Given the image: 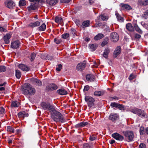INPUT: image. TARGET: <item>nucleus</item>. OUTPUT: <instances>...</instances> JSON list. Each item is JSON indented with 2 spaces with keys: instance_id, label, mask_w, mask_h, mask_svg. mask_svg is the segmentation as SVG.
<instances>
[{
  "instance_id": "obj_1",
  "label": "nucleus",
  "mask_w": 148,
  "mask_h": 148,
  "mask_svg": "<svg viewBox=\"0 0 148 148\" xmlns=\"http://www.w3.org/2000/svg\"><path fill=\"white\" fill-rule=\"evenodd\" d=\"M51 117L56 122L64 123L66 121L64 116L59 112L57 111L55 108L51 112Z\"/></svg>"
},
{
  "instance_id": "obj_2",
  "label": "nucleus",
  "mask_w": 148,
  "mask_h": 148,
  "mask_svg": "<svg viewBox=\"0 0 148 148\" xmlns=\"http://www.w3.org/2000/svg\"><path fill=\"white\" fill-rule=\"evenodd\" d=\"M22 91L24 95H32L35 94L36 90L35 88L30 86V85L29 84L27 83L23 86Z\"/></svg>"
},
{
  "instance_id": "obj_3",
  "label": "nucleus",
  "mask_w": 148,
  "mask_h": 148,
  "mask_svg": "<svg viewBox=\"0 0 148 148\" xmlns=\"http://www.w3.org/2000/svg\"><path fill=\"white\" fill-rule=\"evenodd\" d=\"M41 106L42 108L44 110H47L51 112L55 107L50 105L49 103L42 102L41 104Z\"/></svg>"
},
{
  "instance_id": "obj_4",
  "label": "nucleus",
  "mask_w": 148,
  "mask_h": 148,
  "mask_svg": "<svg viewBox=\"0 0 148 148\" xmlns=\"http://www.w3.org/2000/svg\"><path fill=\"white\" fill-rule=\"evenodd\" d=\"M123 133L125 137L127 138L129 142L132 141L134 138V135L133 132L132 131H123Z\"/></svg>"
},
{
  "instance_id": "obj_5",
  "label": "nucleus",
  "mask_w": 148,
  "mask_h": 148,
  "mask_svg": "<svg viewBox=\"0 0 148 148\" xmlns=\"http://www.w3.org/2000/svg\"><path fill=\"white\" fill-rule=\"evenodd\" d=\"M85 100L87 103L89 107H92L94 106L95 99L93 98L88 96H86L85 97Z\"/></svg>"
},
{
  "instance_id": "obj_6",
  "label": "nucleus",
  "mask_w": 148,
  "mask_h": 148,
  "mask_svg": "<svg viewBox=\"0 0 148 148\" xmlns=\"http://www.w3.org/2000/svg\"><path fill=\"white\" fill-rule=\"evenodd\" d=\"M132 112L134 114H138L139 116L142 118L145 117L146 114L144 110L136 108L132 110Z\"/></svg>"
},
{
  "instance_id": "obj_7",
  "label": "nucleus",
  "mask_w": 148,
  "mask_h": 148,
  "mask_svg": "<svg viewBox=\"0 0 148 148\" xmlns=\"http://www.w3.org/2000/svg\"><path fill=\"white\" fill-rule=\"evenodd\" d=\"M36 0H29V1L32 2V3L30 6L27 7L28 10L29 11L35 10L38 7L37 3L35 1Z\"/></svg>"
},
{
  "instance_id": "obj_8",
  "label": "nucleus",
  "mask_w": 148,
  "mask_h": 148,
  "mask_svg": "<svg viewBox=\"0 0 148 148\" xmlns=\"http://www.w3.org/2000/svg\"><path fill=\"white\" fill-rule=\"evenodd\" d=\"M110 106L112 108L115 107L121 110H124L125 109L124 105L115 102L112 103Z\"/></svg>"
},
{
  "instance_id": "obj_9",
  "label": "nucleus",
  "mask_w": 148,
  "mask_h": 148,
  "mask_svg": "<svg viewBox=\"0 0 148 148\" xmlns=\"http://www.w3.org/2000/svg\"><path fill=\"white\" fill-rule=\"evenodd\" d=\"M5 3L6 6L10 9H12L15 6V3L12 0H6Z\"/></svg>"
},
{
  "instance_id": "obj_10",
  "label": "nucleus",
  "mask_w": 148,
  "mask_h": 148,
  "mask_svg": "<svg viewBox=\"0 0 148 148\" xmlns=\"http://www.w3.org/2000/svg\"><path fill=\"white\" fill-rule=\"evenodd\" d=\"M110 38L112 41L116 42L119 39V36L116 33L113 32L110 34Z\"/></svg>"
},
{
  "instance_id": "obj_11",
  "label": "nucleus",
  "mask_w": 148,
  "mask_h": 148,
  "mask_svg": "<svg viewBox=\"0 0 148 148\" xmlns=\"http://www.w3.org/2000/svg\"><path fill=\"white\" fill-rule=\"evenodd\" d=\"M112 136L116 140L121 141L124 140V137L122 135L117 133H114L112 134Z\"/></svg>"
},
{
  "instance_id": "obj_12",
  "label": "nucleus",
  "mask_w": 148,
  "mask_h": 148,
  "mask_svg": "<svg viewBox=\"0 0 148 148\" xmlns=\"http://www.w3.org/2000/svg\"><path fill=\"white\" fill-rule=\"evenodd\" d=\"M86 64L84 62L78 64L77 66V69L79 71H81L85 67Z\"/></svg>"
},
{
  "instance_id": "obj_13",
  "label": "nucleus",
  "mask_w": 148,
  "mask_h": 148,
  "mask_svg": "<svg viewBox=\"0 0 148 148\" xmlns=\"http://www.w3.org/2000/svg\"><path fill=\"white\" fill-rule=\"evenodd\" d=\"M19 44L20 42L19 41L16 40L11 43V47L13 49H16L19 47Z\"/></svg>"
},
{
  "instance_id": "obj_14",
  "label": "nucleus",
  "mask_w": 148,
  "mask_h": 148,
  "mask_svg": "<svg viewBox=\"0 0 148 148\" xmlns=\"http://www.w3.org/2000/svg\"><path fill=\"white\" fill-rule=\"evenodd\" d=\"M11 38V35L9 34H6L3 37V39L5 44H8L10 42V39Z\"/></svg>"
},
{
  "instance_id": "obj_15",
  "label": "nucleus",
  "mask_w": 148,
  "mask_h": 148,
  "mask_svg": "<svg viewBox=\"0 0 148 148\" xmlns=\"http://www.w3.org/2000/svg\"><path fill=\"white\" fill-rule=\"evenodd\" d=\"M137 4L138 5H148V0H138L137 2Z\"/></svg>"
},
{
  "instance_id": "obj_16",
  "label": "nucleus",
  "mask_w": 148,
  "mask_h": 148,
  "mask_svg": "<svg viewBox=\"0 0 148 148\" xmlns=\"http://www.w3.org/2000/svg\"><path fill=\"white\" fill-rule=\"evenodd\" d=\"M118 118V116L116 114L112 113L110 114L109 117V119L112 121L117 120Z\"/></svg>"
},
{
  "instance_id": "obj_17",
  "label": "nucleus",
  "mask_w": 148,
  "mask_h": 148,
  "mask_svg": "<svg viewBox=\"0 0 148 148\" xmlns=\"http://www.w3.org/2000/svg\"><path fill=\"white\" fill-rule=\"evenodd\" d=\"M121 47L119 46H117L115 49L114 53V54L115 57H117V56L121 53Z\"/></svg>"
},
{
  "instance_id": "obj_18",
  "label": "nucleus",
  "mask_w": 148,
  "mask_h": 148,
  "mask_svg": "<svg viewBox=\"0 0 148 148\" xmlns=\"http://www.w3.org/2000/svg\"><path fill=\"white\" fill-rule=\"evenodd\" d=\"M18 66L19 68L23 71H27L29 70V68L28 66L23 64H19Z\"/></svg>"
},
{
  "instance_id": "obj_19",
  "label": "nucleus",
  "mask_w": 148,
  "mask_h": 148,
  "mask_svg": "<svg viewBox=\"0 0 148 148\" xmlns=\"http://www.w3.org/2000/svg\"><path fill=\"white\" fill-rule=\"evenodd\" d=\"M110 52V49L108 48L105 49L103 54V56L105 58H107L108 57L109 53Z\"/></svg>"
},
{
  "instance_id": "obj_20",
  "label": "nucleus",
  "mask_w": 148,
  "mask_h": 148,
  "mask_svg": "<svg viewBox=\"0 0 148 148\" xmlns=\"http://www.w3.org/2000/svg\"><path fill=\"white\" fill-rule=\"evenodd\" d=\"M132 24L131 23H128L126 25V27L127 29L130 32H133L134 31V28Z\"/></svg>"
},
{
  "instance_id": "obj_21",
  "label": "nucleus",
  "mask_w": 148,
  "mask_h": 148,
  "mask_svg": "<svg viewBox=\"0 0 148 148\" xmlns=\"http://www.w3.org/2000/svg\"><path fill=\"white\" fill-rule=\"evenodd\" d=\"M57 92L60 95H64L68 94L67 92L64 89H60L57 90Z\"/></svg>"
},
{
  "instance_id": "obj_22",
  "label": "nucleus",
  "mask_w": 148,
  "mask_h": 148,
  "mask_svg": "<svg viewBox=\"0 0 148 148\" xmlns=\"http://www.w3.org/2000/svg\"><path fill=\"white\" fill-rule=\"evenodd\" d=\"M58 0H47V3L51 5H55L58 2Z\"/></svg>"
},
{
  "instance_id": "obj_23",
  "label": "nucleus",
  "mask_w": 148,
  "mask_h": 148,
  "mask_svg": "<svg viewBox=\"0 0 148 148\" xmlns=\"http://www.w3.org/2000/svg\"><path fill=\"white\" fill-rule=\"evenodd\" d=\"M121 7L122 9L126 10H131L132 8L129 5L127 4H121Z\"/></svg>"
},
{
  "instance_id": "obj_24",
  "label": "nucleus",
  "mask_w": 148,
  "mask_h": 148,
  "mask_svg": "<svg viewBox=\"0 0 148 148\" xmlns=\"http://www.w3.org/2000/svg\"><path fill=\"white\" fill-rule=\"evenodd\" d=\"M86 78L87 80L91 82L94 81V77L92 74H89L87 75H86Z\"/></svg>"
},
{
  "instance_id": "obj_25",
  "label": "nucleus",
  "mask_w": 148,
  "mask_h": 148,
  "mask_svg": "<svg viewBox=\"0 0 148 148\" xmlns=\"http://www.w3.org/2000/svg\"><path fill=\"white\" fill-rule=\"evenodd\" d=\"M40 25V23L39 21H36L35 22L31 23L29 25V26L32 28L38 27Z\"/></svg>"
},
{
  "instance_id": "obj_26",
  "label": "nucleus",
  "mask_w": 148,
  "mask_h": 148,
  "mask_svg": "<svg viewBox=\"0 0 148 148\" xmlns=\"http://www.w3.org/2000/svg\"><path fill=\"white\" fill-rule=\"evenodd\" d=\"M46 25L45 23H43L38 27V30L40 31H45L46 29Z\"/></svg>"
},
{
  "instance_id": "obj_27",
  "label": "nucleus",
  "mask_w": 148,
  "mask_h": 148,
  "mask_svg": "<svg viewBox=\"0 0 148 148\" xmlns=\"http://www.w3.org/2000/svg\"><path fill=\"white\" fill-rule=\"evenodd\" d=\"M98 18L99 19H101V20L104 21L107 20L108 19V17L105 14H103L99 16Z\"/></svg>"
},
{
  "instance_id": "obj_28",
  "label": "nucleus",
  "mask_w": 148,
  "mask_h": 148,
  "mask_svg": "<svg viewBox=\"0 0 148 148\" xmlns=\"http://www.w3.org/2000/svg\"><path fill=\"white\" fill-rule=\"evenodd\" d=\"M117 19L120 22H123L124 21L123 18L122 17L121 15L118 13H116L115 14Z\"/></svg>"
},
{
  "instance_id": "obj_29",
  "label": "nucleus",
  "mask_w": 148,
  "mask_h": 148,
  "mask_svg": "<svg viewBox=\"0 0 148 148\" xmlns=\"http://www.w3.org/2000/svg\"><path fill=\"white\" fill-rule=\"evenodd\" d=\"M84 148H93V146L91 142L89 144L84 143L83 145Z\"/></svg>"
},
{
  "instance_id": "obj_30",
  "label": "nucleus",
  "mask_w": 148,
  "mask_h": 148,
  "mask_svg": "<svg viewBox=\"0 0 148 148\" xmlns=\"http://www.w3.org/2000/svg\"><path fill=\"white\" fill-rule=\"evenodd\" d=\"M103 37L104 35L103 34L99 33L95 37L94 39L95 40H97L102 38Z\"/></svg>"
},
{
  "instance_id": "obj_31",
  "label": "nucleus",
  "mask_w": 148,
  "mask_h": 148,
  "mask_svg": "<svg viewBox=\"0 0 148 148\" xmlns=\"http://www.w3.org/2000/svg\"><path fill=\"white\" fill-rule=\"evenodd\" d=\"M90 21L89 20H87L84 21L82 23V27H88L89 25Z\"/></svg>"
},
{
  "instance_id": "obj_32",
  "label": "nucleus",
  "mask_w": 148,
  "mask_h": 148,
  "mask_svg": "<svg viewBox=\"0 0 148 148\" xmlns=\"http://www.w3.org/2000/svg\"><path fill=\"white\" fill-rule=\"evenodd\" d=\"M20 103L16 101H14L12 102L11 106L12 107H18Z\"/></svg>"
},
{
  "instance_id": "obj_33",
  "label": "nucleus",
  "mask_w": 148,
  "mask_h": 148,
  "mask_svg": "<svg viewBox=\"0 0 148 148\" xmlns=\"http://www.w3.org/2000/svg\"><path fill=\"white\" fill-rule=\"evenodd\" d=\"M133 26L135 28V29L136 31H137L138 33L142 34V31L141 29L139 28L137 25L136 23L133 24Z\"/></svg>"
},
{
  "instance_id": "obj_34",
  "label": "nucleus",
  "mask_w": 148,
  "mask_h": 148,
  "mask_svg": "<svg viewBox=\"0 0 148 148\" xmlns=\"http://www.w3.org/2000/svg\"><path fill=\"white\" fill-rule=\"evenodd\" d=\"M97 46L98 45L97 44H93L89 45L90 48L92 51H94Z\"/></svg>"
},
{
  "instance_id": "obj_35",
  "label": "nucleus",
  "mask_w": 148,
  "mask_h": 148,
  "mask_svg": "<svg viewBox=\"0 0 148 148\" xmlns=\"http://www.w3.org/2000/svg\"><path fill=\"white\" fill-rule=\"evenodd\" d=\"M103 94L104 92L103 91H95L94 92V95L96 96H100L103 95Z\"/></svg>"
},
{
  "instance_id": "obj_36",
  "label": "nucleus",
  "mask_w": 148,
  "mask_h": 148,
  "mask_svg": "<svg viewBox=\"0 0 148 148\" xmlns=\"http://www.w3.org/2000/svg\"><path fill=\"white\" fill-rule=\"evenodd\" d=\"M7 26L4 25L3 26L0 27V32H7Z\"/></svg>"
},
{
  "instance_id": "obj_37",
  "label": "nucleus",
  "mask_w": 148,
  "mask_h": 148,
  "mask_svg": "<svg viewBox=\"0 0 148 148\" xmlns=\"http://www.w3.org/2000/svg\"><path fill=\"white\" fill-rule=\"evenodd\" d=\"M26 3L25 0H20L19 2V6H25L26 5Z\"/></svg>"
},
{
  "instance_id": "obj_38",
  "label": "nucleus",
  "mask_w": 148,
  "mask_h": 148,
  "mask_svg": "<svg viewBox=\"0 0 148 148\" xmlns=\"http://www.w3.org/2000/svg\"><path fill=\"white\" fill-rule=\"evenodd\" d=\"M15 75L17 78L19 79L21 76V74L20 71L18 70H16Z\"/></svg>"
},
{
  "instance_id": "obj_39",
  "label": "nucleus",
  "mask_w": 148,
  "mask_h": 148,
  "mask_svg": "<svg viewBox=\"0 0 148 148\" xmlns=\"http://www.w3.org/2000/svg\"><path fill=\"white\" fill-rule=\"evenodd\" d=\"M7 69V67L3 65H0V73L5 72Z\"/></svg>"
},
{
  "instance_id": "obj_40",
  "label": "nucleus",
  "mask_w": 148,
  "mask_h": 148,
  "mask_svg": "<svg viewBox=\"0 0 148 148\" xmlns=\"http://www.w3.org/2000/svg\"><path fill=\"white\" fill-rule=\"evenodd\" d=\"M55 22L57 23H61L62 22V18L61 17H56L55 18Z\"/></svg>"
},
{
  "instance_id": "obj_41",
  "label": "nucleus",
  "mask_w": 148,
  "mask_h": 148,
  "mask_svg": "<svg viewBox=\"0 0 148 148\" xmlns=\"http://www.w3.org/2000/svg\"><path fill=\"white\" fill-rule=\"evenodd\" d=\"M139 132L140 135H142L144 134L145 132L144 127L142 126L140 128Z\"/></svg>"
},
{
  "instance_id": "obj_42",
  "label": "nucleus",
  "mask_w": 148,
  "mask_h": 148,
  "mask_svg": "<svg viewBox=\"0 0 148 148\" xmlns=\"http://www.w3.org/2000/svg\"><path fill=\"white\" fill-rule=\"evenodd\" d=\"M36 54L34 53L31 54L30 56V60L31 62L33 61L34 60L36 57Z\"/></svg>"
},
{
  "instance_id": "obj_43",
  "label": "nucleus",
  "mask_w": 148,
  "mask_h": 148,
  "mask_svg": "<svg viewBox=\"0 0 148 148\" xmlns=\"http://www.w3.org/2000/svg\"><path fill=\"white\" fill-rule=\"evenodd\" d=\"M51 88L52 90H56L58 88L57 86L54 84H50Z\"/></svg>"
},
{
  "instance_id": "obj_44",
  "label": "nucleus",
  "mask_w": 148,
  "mask_h": 148,
  "mask_svg": "<svg viewBox=\"0 0 148 148\" xmlns=\"http://www.w3.org/2000/svg\"><path fill=\"white\" fill-rule=\"evenodd\" d=\"M34 84L40 86L42 85V83L40 80L37 79Z\"/></svg>"
},
{
  "instance_id": "obj_45",
  "label": "nucleus",
  "mask_w": 148,
  "mask_h": 148,
  "mask_svg": "<svg viewBox=\"0 0 148 148\" xmlns=\"http://www.w3.org/2000/svg\"><path fill=\"white\" fill-rule=\"evenodd\" d=\"M7 130L8 131L11 132L12 133H14V129L12 127L10 126L7 127Z\"/></svg>"
},
{
  "instance_id": "obj_46",
  "label": "nucleus",
  "mask_w": 148,
  "mask_h": 148,
  "mask_svg": "<svg viewBox=\"0 0 148 148\" xmlns=\"http://www.w3.org/2000/svg\"><path fill=\"white\" fill-rule=\"evenodd\" d=\"M80 123L81 127L90 124L89 123L86 122H82Z\"/></svg>"
},
{
  "instance_id": "obj_47",
  "label": "nucleus",
  "mask_w": 148,
  "mask_h": 148,
  "mask_svg": "<svg viewBox=\"0 0 148 148\" xmlns=\"http://www.w3.org/2000/svg\"><path fill=\"white\" fill-rule=\"evenodd\" d=\"M76 30L73 28H72L71 30L70 34L72 36H74L75 34Z\"/></svg>"
},
{
  "instance_id": "obj_48",
  "label": "nucleus",
  "mask_w": 148,
  "mask_h": 148,
  "mask_svg": "<svg viewBox=\"0 0 148 148\" xmlns=\"http://www.w3.org/2000/svg\"><path fill=\"white\" fill-rule=\"evenodd\" d=\"M69 34L68 33H64L62 35V37L64 39H66L69 37Z\"/></svg>"
},
{
  "instance_id": "obj_49",
  "label": "nucleus",
  "mask_w": 148,
  "mask_h": 148,
  "mask_svg": "<svg viewBox=\"0 0 148 148\" xmlns=\"http://www.w3.org/2000/svg\"><path fill=\"white\" fill-rule=\"evenodd\" d=\"M35 1H36V2L37 3L38 6V4L40 3H44L45 2V1L44 0H36Z\"/></svg>"
},
{
  "instance_id": "obj_50",
  "label": "nucleus",
  "mask_w": 148,
  "mask_h": 148,
  "mask_svg": "<svg viewBox=\"0 0 148 148\" xmlns=\"http://www.w3.org/2000/svg\"><path fill=\"white\" fill-rule=\"evenodd\" d=\"M62 68V65L61 64H59L58 65V67L56 68V70L58 71H60L61 69Z\"/></svg>"
},
{
  "instance_id": "obj_51",
  "label": "nucleus",
  "mask_w": 148,
  "mask_h": 148,
  "mask_svg": "<svg viewBox=\"0 0 148 148\" xmlns=\"http://www.w3.org/2000/svg\"><path fill=\"white\" fill-rule=\"evenodd\" d=\"M54 41L57 44H59L60 43L61 41L60 39H58L57 38H55L54 39Z\"/></svg>"
},
{
  "instance_id": "obj_52",
  "label": "nucleus",
  "mask_w": 148,
  "mask_h": 148,
  "mask_svg": "<svg viewBox=\"0 0 148 148\" xmlns=\"http://www.w3.org/2000/svg\"><path fill=\"white\" fill-rule=\"evenodd\" d=\"M148 16V10H147L144 12V14L143 16V17L145 19L147 18Z\"/></svg>"
},
{
  "instance_id": "obj_53",
  "label": "nucleus",
  "mask_w": 148,
  "mask_h": 148,
  "mask_svg": "<svg viewBox=\"0 0 148 148\" xmlns=\"http://www.w3.org/2000/svg\"><path fill=\"white\" fill-rule=\"evenodd\" d=\"M71 0H60V1L61 3H69Z\"/></svg>"
},
{
  "instance_id": "obj_54",
  "label": "nucleus",
  "mask_w": 148,
  "mask_h": 148,
  "mask_svg": "<svg viewBox=\"0 0 148 148\" xmlns=\"http://www.w3.org/2000/svg\"><path fill=\"white\" fill-rule=\"evenodd\" d=\"M46 90L48 91L52 90L50 84H49L47 86L46 88Z\"/></svg>"
},
{
  "instance_id": "obj_55",
  "label": "nucleus",
  "mask_w": 148,
  "mask_h": 148,
  "mask_svg": "<svg viewBox=\"0 0 148 148\" xmlns=\"http://www.w3.org/2000/svg\"><path fill=\"white\" fill-rule=\"evenodd\" d=\"M139 148H146V146L145 144L141 143L139 145Z\"/></svg>"
},
{
  "instance_id": "obj_56",
  "label": "nucleus",
  "mask_w": 148,
  "mask_h": 148,
  "mask_svg": "<svg viewBox=\"0 0 148 148\" xmlns=\"http://www.w3.org/2000/svg\"><path fill=\"white\" fill-rule=\"evenodd\" d=\"M89 86L88 85H86L84 86V90L86 91H87L89 90Z\"/></svg>"
},
{
  "instance_id": "obj_57",
  "label": "nucleus",
  "mask_w": 148,
  "mask_h": 148,
  "mask_svg": "<svg viewBox=\"0 0 148 148\" xmlns=\"http://www.w3.org/2000/svg\"><path fill=\"white\" fill-rule=\"evenodd\" d=\"M134 78V75L132 74H131L130 75L129 77V79L130 80H132Z\"/></svg>"
},
{
  "instance_id": "obj_58",
  "label": "nucleus",
  "mask_w": 148,
  "mask_h": 148,
  "mask_svg": "<svg viewBox=\"0 0 148 148\" xmlns=\"http://www.w3.org/2000/svg\"><path fill=\"white\" fill-rule=\"evenodd\" d=\"M5 109L4 108L2 107H0V113L2 114L4 112Z\"/></svg>"
},
{
  "instance_id": "obj_59",
  "label": "nucleus",
  "mask_w": 148,
  "mask_h": 148,
  "mask_svg": "<svg viewBox=\"0 0 148 148\" xmlns=\"http://www.w3.org/2000/svg\"><path fill=\"white\" fill-rule=\"evenodd\" d=\"M102 25V23L100 22H98V23H97L95 24V27H100Z\"/></svg>"
},
{
  "instance_id": "obj_60",
  "label": "nucleus",
  "mask_w": 148,
  "mask_h": 148,
  "mask_svg": "<svg viewBox=\"0 0 148 148\" xmlns=\"http://www.w3.org/2000/svg\"><path fill=\"white\" fill-rule=\"evenodd\" d=\"M134 37L136 38L139 39L141 37V36L140 35L136 34H135Z\"/></svg>"
},
{
  "instance_id": "obj_61",
  "label": "nucleus",
  "mask_w": 148,
  "mask_h": 148,
  "mask_svg": "<svg viewBox=\"0 0 148 148\" xmlns=\"http://www.w3.org/2000/svg\"><path fill=\"white\" fill-rule=\"evenodd\" d=\"M96 139V138L93 136H90L89 138V140L91 141H93Z\"/></svg>"
},
{
  "instance_id": "obj_62",
  "label": "nucleus",
  "mask_w": 148,
  "mask_h": 148,
  "mask_svg": "<svg viewBox=\"0 0 148 148\" xmlns=\"http://www.w3.org/2000/svg\"><path fill=\"white\" fill-rule=\"evenodd\" d=\"M108 42L107 41H103L101 44V45L102 47H104L105 45L107 44Z\"/></svg>"
},
{
  "instance_id": "obj_63",
  "label": "nucleus",
  "mask_w": 148,
  "mask_h": 148,
  "mask_svg": "<svg viewBox=\"0 0 148 148\" xmlns=\"http://www.w3.org/2000/svg\"><path fill=\"white\" fill-rule=\"evenodd\" d=\"M37 79L35 78H32L31 79V81L34 84L36 80Z\"/></svg>"
},
{
  "instance_id": "obj_64",
  "label": "nucleus",
  "mask_w": 148,
  "mask_h": 148,
  "mask_svg": "<svg viewBox=\"0 0 148 148\" xmlns=\"http://www.w3.org/2000/svg\"><path fill=\"white\" fill-rule=\"evenodd\" d=\"M75 127L76 128H79L80 127H81L80 123H78V124L76 125H75Z\"/></svg>"
}]
</instances>
